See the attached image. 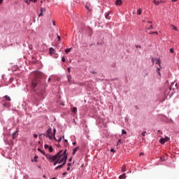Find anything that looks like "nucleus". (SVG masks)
Instances as JSON below:
<instances>
[{
  "label": "nucleus",
  "mask_w": 179,
  "mask_h": 179,
  "mask_svg": "<svg viewBox=\"0 0 179 179\" xmlns=\"http://www.w3.org/2000/svg\"><path fill=\"white\" fill-rule=\"evenodd\" d=\"M45 157L50 162V163H53V166H57V164H60L55 168V170H58V169H62L65 164H66V160L68 159V153H66V150L64 151L60 150L58 153L55 155L47 154Z\"/></svg>",
  "instance_id": "1"
},
{
  "label": "nucleus",
  "mask_w": 179,
  "mask_h": 179,
  "mask_svg": "<svg viewBox=\"0 0 179 179\" xmlns=\"http://www.w3.org/2000/svg\"><path fill=\"white\" fill-rule=\"evenodd\" d=\"M40 83V78H35L32 80L31 87V89H34V87H37V85Z\"/></svg>",
  "instance_id": "2"
},
{
  "label": "nucleus",
  "mask_w": 179,
  "mask_h": 179,
  "mask_svg": "<svg viewBox=\"0 0 179 179\" xmlns=\"http://www.w3.org/2000/svg\"><path fill=\"white\" fill-rule=\"evenodd\" d=\"M152 64H155H155L157 65H159V68H162V66L161 65V61H160V59H154V58H152Z\"/></svg>",
  "instance_id": "3"
},
{
  "label": "nucleus",
  "mask_w": 179,
  "mask_h": 179,
  "mask_svg": "<svg viewBox=\"0 0 179 179\" xmlns=\"http://www.w3.org/2000/svg\"><path fill=\"white\" fill-rule=\"evenodd\" d=\"M169 141H170V138L165 137L164 138H161L159 140V143H161L162 145H164V143H166V142H169Z\"/></svg>",
  "instance_id": "4"
},
{
  "label": "nucleus",
  "mask_w": 179,
  "mask_h": 179,
  "mask_svg": "<svg viewBox=\"0 0 179 179\" xmlns=\"http://www.w3.org/2000/svg\"><path fill=\"white\" fill-rule=\"evenodd\" d=\"M46 134L47 138H49V139H52V133L51 132V129H48Z\"/></svg>",
  "instance_id": "5"
},
{
  "label": "nucleus",
  "mask_w": 179,
  "mask_h": 179,
  "mask_svg": "<svg viewBox=\"0 0 179 179\" xmlns=\"http://www.w3.org/2000/svg\"><path fill=\"white\" fill-rule=\"evenodd\" d=\"M43 12H45V8H41V13H40V14L38 15V17H41V16L43 15Z\"/></svg>",
  "instance_id": "6"
},
{
  "label": "nucleus",
  "mask_w": 179,
  "mask_h": 179,
  "mask_svg": "<svg viewBox=\"0 0 179 179\" xmlns=\"http://www.w3.org/2000/svg\"><path fill=\"white\" fill-rule=\"evenodd\" d=\"M110 13L111 11H108L105 15L106 19H108V20H110V19H111V17H110Z\"/></svg>",
  "instance_id": "7"
},
{
  "label": "nucleus",
  "mask_w": 179,
  "mask_h": 179,
  "mask_svg": "<svg viewBox=\"0 0 179 179\" xmlns=\"http://www.w3.org/2000/svg\"><path fill=\"white\" fill-rule=\"evenodd\" d=\"M115 5H117V6H120V5H122V0H117L115 1Z\"/></svg>",
  "instance_id": "8"
},
{
  "label": "nucleus",
  "mask_w": 179,
  "mask_h": 179,
  "mask_svg": "<svg viewBox=\"0 0 179 179\" xmlns=\"http://www.w3.org/2000/svg\"><path fill=\"white\" fill-rule=\"evenodd\" d=\"M17 132H19L18 129H17V131H15L14 133H13V134H12V138L13 139H15L16 138V136H17L16 134H17Z\"/></svg>",
  "instance_id": "9"
},
{
  "label": "nucleus",
  "mask_w": 179,
  "mask_h": 179,
  "mask_svg": "<svg viewBox=\"0 0 179 179\" xmlns=\"http://www.w3.org/2000/svg\"><path fill=\"white\" fill-rule=\"evenodd\" d=\"M49 52H50V55L55 54V50H54V48H50L49 49Z\"/></svg>",
  "instance_id": "10"
},
{
  "label": "nucleus",
  "mask_w": 179,
  "mask_h": 179,
  "mask_svg": "<svg viewBox=\"0 0 179 179\" xmlns=\"http://www.w3.org/2000/svg\"><path fill=\"white\" fill-rule=\"evenodd\" d=\"M153 3H155L157 6H159L160 5V3H162V1L153 0Z\"/></svg>",
  "instance_id": "11"
},
{
  "label": "nucleus",
  "mask_w": 179,
  "mask_h": 179,
  "mask_svg": "<svg viewBox=\"0 0 179 179\" xmlns=\"http://www.w3.org/2000/svg\"><path fill=\"white\" fill-rule=\"evenodd\" d=\"M72 50V48H67L64 50V52H66V54H69V52H71V50Z\"/></svg>",
  "instance_id": "12"
},
{
  "label": "nucleus",
  "mask_w": 179,
  "mask_h": 179,
  "mask_svg": "<svg viewBox=\"0 0 179 179\" xmlns=\"http://www.w3.org/2000/svg\"><path fill=\"white\" fill-rule=\"evenodd\" d=\"M119 178L120 179H125V178H127V176H125V173H123L121 176H120Z\"/></svg>",
  "instance_id": "13"
},
{
  "label": "nucleus",
  "mask_w": 179,
  "mask_h": 179,
  "mask_svg": "<svg viewBox=\"0 0 179 179\" xmlns=\"http://www.w3.org/2000/svg\"><path fill=\"white\" fill-rule=\"evenodd\" d=\"M78 149H79V147H76L73 150V155H75L78 152Z\"/></svg>",
  "instance_id": "14"
},
{
  "label": "nucleus",
  "mask_w": 179,
  "mask_h": 179,
  "mask_svg": "<svg viewBox=\"0 0 179 179\" xmlns=\"http://www.w3.org/2000/svg\"><path fill=\"white\" fill-rule=\"evenodd\" d=\"M172 27L173 30H175V31H177L178 30V29L177 28V27L174 26L173 24L171 25Z\"/></svg>",
  "instance_id": "15"
},
{
  "label": "nucleus",
  "mask_w": 179,
  "mask_h": 179,
  "mask_svg": "<svg viewBox=\"0 0 179 179\" xmlns=\"http://www.w3.org/2000/svg\"><path fill=\"white\" fill-rule=\"evenodd\" d=\"M72 113H76V112L78 111V108L76 107H73L71 109Z\"/></svg>",
  "instance_id": "16"
},
{
  "label": "nucleus",
  "mask_w": 179,
  "mask_h": 179,
  "mask_svg": "<svg viewBox=\"0 0 179 179\" xmlns=\"http://www.w3.org/2000/svg\"><path fill=\"white\" fill-rule=\"evenodd\" d=\"M122 171H123V172L127 171V166H126L125 165H123V166H122Z\"/></svg>",
  "instance_id": "17"
},
{
  "label": "nucleus",
  "mask_w": 179,
  "mask_h": 179,
  "mask_svg": "<svg viewBox=\"0 0 179 179\" xmlns=\"http://www.w3.org/2000/svg\"><path fill=\"white\" fill-rule=\"evenodd\" d=\"M38 152H41V153L42 155H45V156L47 155V154H45V152L44 151L41 150V149H40V148H38Z\"/></svg>",
  "instance_id": "18"
},
{
  "label": "nucleus",
  "mask_w": 179,
  "mask_h": 179,
  "mask_svg": "<svg viewBox=\"0 0 179 179\" xmlns=\"http://www.w3.org/2000/svg\"><path fill=\"white\" fill-rule=\"evenodd\" d=\"M57 132V129H53V136L55 139V141H57V138H55V133Z\"/></svg>",
  "instance_id": "19"
},
{
  "label": "nucleus",
  "mask_w": 179,
  "mask_h": 179,
  "mask_svg": "<svg viewBox=\"0 0 179 179\" xmlns=\"http://www.w3.org/2000/svg\"><path fill=\"white\" fill-rule=\"evenodd\" d=\"M137 15H142V10L141 9H138L137 10Z\"/></svg>",
  "instance_id": "20"
},
{
  "label": "nucleus",
  "mask_w": 179,
  "mask_h": 179,
  "mask_svg": "<svg viewBox=\"0 0 179 179\" xmlns=\"http://www.w3.org/2000/svg\"><path fill=\"white\" fill-rule=\"evenodd\" d=\"M4 97L8 100V101H10V97H9L8 95H6Z\"/></svg>",
  "instance_id": "21"
},
{
  "label": "nucleus",
  "mask_w": 179,
  "mask_h": 179,
  "mask_svg": "<svg viewBox=\"0 0 179 179\" xmlns=\"http://www.w3.org/2000/svg\"><path fill=\"white\" fill-rule=\"evenodd\" d=\"M48 150H49L50 153H51V152H52V150H53L52 146H50L48 148Z\"/></svg>",
  "instance_id": "22"
},
{
  "label": "nucleus",
  "mask_w": 179,
  "mask_h": 179,
  "mask_svg": "<svg viewBox=\"0 0 179 179\" xmlns=\"http://www.w3.org/2000/svg\"><path fill=\"white\" fill-rule=\"evenodd\" d=\"M122 134L123 135H127V131H125L124 129H122Z\"/></svg>",
  "instance_id": "23"
},
{
  "label": "nucleus",
  "mask_w": 179,
  "mask_h": 179,
  "mask_svg": "<svg viewBox=\"0 0 179 179\" xmlns=\"http://www.w3.org/2000/svg\"><path fill=\"white\" fill-rule=\"evenodd\" d=\"M25 2L27 3V5H30V2H31V1L26 0Z\"/></svg>",
  "instance_id": "24"
},
{
  "label": "nucleus",
  "mask_w": 179,
  "mask_h": 179,
  "mask_svg": "<svg viewBox=\"0 0 179 179\" xmlns=\"http://www.w3.org/2000/svg\"><path fill=\"white\" fill-rule=\"evenodd\" d=\"M169 51L171 54H173L174 52V48H171Z\"/></svg>",
  "instance_id": "25"
},
{
  "label": "nucleus",
  "mask_w": 179,
  "mask_h": 179,
  "mask_svg": "<svg viewBox=\"0 0 179 179\" xmlns=\"http://www.w3.org/2000/svg\"><path fill=\"white\" fill-rule=\"evenodd\" d=\"M49 147H50V146H49L48 145H47V144H45V145H44L45 149H48Z\"/></svg>",
  "instance_id": "26"
},
{
  "label": "nucleus",
  "mask_w": 179,
  "mask_h": 179,
  "mask_svg": "<svg viewBox=\"0 0 179 179\" xmlns=\"http://www.w3.org/2000/svg\"><path fill=\"white\" fill-rule=\"evenodd\" d=\"M110 152H112V153H115V150H114V148H111Z\"/></svg>",
  "instance_id": "27"
},
{
  "label": "nucleus",
  "mask_w": 179,
  "mask_h": 179,
  "mask_svg": "<svg viewBox=\"0 0 179 179\" xmlns=\"http://www.w3.org/2000/svg\"><path fill=\"white\" fill-rule=\"evenodd\" d=\"M150 34H158V33H157V31H154V32L150 33Z\"/></svg>",
  "instance_id": "28"
},
{
  "label": "nucleus",
  "mask_w": 179,
  "mask_h": 179,
  "mask_svg": "<svg viewBox=\"0 0 179 179\" xmlns=\"http://www.w3.org/2000/svg\"><path fill=\"white\" fill-rule=\"evenodd\" d=\"M57 37L59 41H61V36L59 35H57Z\"/></svg>",
  "instance_id": "29"
},
{
  "label": "nucleus",
  "mask_w": 179,
  "mask_h": 179,
  "mask_svg": "<svg viewBox=\"0 0 179 179\" xmlns=\"http://www.w3.org/2000/svg\"><path fill=\"white\" fill-rule=\"evenodd\" d=\"M62 62H65V57H63L62 58Z\"/></svg>",
  "instance_id": "30"
},
{
  "label": "nucleus",
  "mask_w": 179,
  "mask_h": 179,
  "mask_svg": "<svg viewBox=\"0 0 179 179\" xmlns=\"http://www.w3.org/2000/svg\"><path fill=\"white\" fill-rule=\"evenodd\" d=\"M61 141H62V137H60V138L57 140L58 142H61Z\"/></svg>",
  "instance_id": "31"
},
{
  "label": "nucleus",
  "mask_w": 179,
  "mask_h": 179,
  "mask_svg": "<svg viewBox=\"0 0 179 179\" xmlns=\"http://www.w3.org/2000/svg\"><path fill=\"white\" fill-rule=\"evenodd\" d=\"M145 134H146V131H143V132L141 134L142 136H145Z\"/></svg>",
  "instance_id": "32"
},
{
  "label": "nucleus",
  "mask_w": 179,
  "mask_h": 179,
  "mask_svg": "<svg viewBox=\"0 0 179 179\" xmlns=\"http://www.w3.org/2000/svg\"><path fill=\"white\" fill-rule=\"evenodd\" d=\"M91 73H93V74L94 75V74H96V73H96V71H91Z\"/></svg>",
  "instance_id": "33"
},
{
  "label": "nucleus",
  "mask_w": 179,
  "mask_h": 179,
  "mask_svg": "<svg viewBox=\"0 0 179 179\" xmlns=\"http://www.w3.org/2000/svg\"><path fill=\"white\" fill-rule=\"evenodd\" d=\"M67 71H68L69 73L71 72V69H70V67H68Z\"/></svg>",
  "instance_id": "34"
},
{
  "label": "nucleus",
  "mask_w": 179,
  "mask_h": 179,
  "mask_svg": "<svg viewBox=\"0 0 179 179\" xmlns=\"http://www.w3.org/2000/svg\"><path fill=\"white\" fill-rule=\"evenodd\" d=\"M38 135L37 134H34V138H38Z\"/></svg>",
  "instance_id": "35"
},
{
  "label": "nucleus",
  "mask_w": 179,
  "mask_h": 179,
  "mask_svg": "<svg viewBox=\"0 0 179 179\" xmlns=\"http://www.w3.org/2000/svg\"><path fill=\"white\" fill-rule=\"evenodd\" d=\"M30 1L31 2H34V3L37 2V0H30Z\"/></svg>",
  "instance_id": "36"
},
{
  "label": "nucleus",
  "mask_w": 179,
  "mask_h": 179,
  "mask_svg": "<svg viewBox=\"0 0 179 179\" xmlns=\"http://www.w3.org/2000/svg\"><path fill=\"white\" fill-rule=\"evenodd\" d=\"M52 24H53V26H55L56 25V24H55V21H52Z\"/></svg>",
  "instance_id": "37"
},
{
  "label": "nucleus",
  "mask_w": 179,
  "mask_h": 179,
  "mask_svg": "<svg viewBox=\"0 0 179 179\" xmlns=\"http://www.w3.org/2000/svg\"><path fill=\"white\" fill-rule=\"evenodd\" d=\"M157 73H158L159 76H162V73H160V71H157Z\"/></svg>",
  "instance_id": "38"
},
{
  "label": "nucleus",
  "mask_w": 179,
  "mask_h": 179,
  "mask_svg": "<svg viewBox=\"0 0 179 179\" xmlns=\"http://www.w3.org/2000/svg\"><path fill=\"white\" fill-rule=\"evenodd\" d=\"M157 72H160V68H157Z\"/></svg>",
  "instance_id": "39"
},
{
  "label": "nucleus",
  "mask_w": 179,
  "mask_h": 179,
  "mask_svg": "<svg viewBox=\"0 0 179 179\" xmlns=\"http://www.w3.org/2000/svg\"><path fill=\"white\" fill-rule=\"evenodd\" d=\"M160 160L161 162H164V159H163V157H161Z\"/></svg>",
  "instance_id": "40"
},
{
  "label": "nucleus",
  "mask_w": 179,
  "mask_h": 179,
  "mask_svg": "<svg viewBox=\"0 0 179 179\" xmlns=\"http://www.w3.org/2000/svg\"><path fill=\"white\" fill-rule=\"evenodd\" d=\"M69 170H71V167L68 166L67 167V171H69Z\"/></svg>",
  "instance_id": "41"
},
{
  "label": "nucleus",
  "mask_w": 179,
  "mask_h": 179,
  "mask_svg": "<svg viewBox=\"0 0 179 179\" xmlns=\"http://www.w3.org/2000/svg\"><path fill=\"white\" fill-rule=\"evenodd\" d=\"M178 0H171V2H177Z\"/></svg>",
  "instance_id": "42"
},
{
  "label": "nucleus",
  "mask_w": 179,
  "mask_h": 179,
  "mask_svg": "<svg viewBox=\"0 0 179 179\" xmlns=\"http://www.w3.org/2000/svg\"><path fill=\"white\" fill-rule=\"evenodd\" d=\"M70 166H72V164L69 163V164H68V166L69 167Z\"/></svg>",
  "instance_id": "43"
},
{
  "label": "nucleus",
  "mask_w": 179,
  "mask_h": 179,
  "mask_svg": "<svg viewBox=\"0 0 179 179\" xmlns=\"http://www.w3.org/2000/svg\"><path fill=\"white\" fill-rule=\"evenodd\" d=\"M121 141H122L121 139L118 140V141H117L118 143H121Z\"/></svg>",
  "instance_id": "44"
},
{
  "label": "nucleus",
  "mask_w": 179,
  "mask_h": 179,
  "mask_svg": "<svg viewBox=\"0 0 179 179\" xmlns=\"http://www.w3.org/2000/svg\"><path fill=\"white\" fill-rule=\"evenodd\" d=\"M63 176H66V172H64Z\"/></svg>",
  "instance_id": "45"
},
{
  "label": "nucleus",
  "mask_w": 179,
  "mask_h": 179,
  "mask_svg": "<svg viewBox=\"0 0 179 179\" xmlns=\"http://www.w3.org/2000/svg\"><path fill=\"white\" fill-rule=\"evenodd\" d=\"M69 162H72V158H70V159H69Z\"/></svg>",
  "instance_id": "46"
},
{
  "label": "nucleus",
  "mask_w": 179,
  "mask_h": 179,
  "mask_svg": "<svg viewBox=\"0 0 179 179\" xmlns=\"http://www.w3.org/2000/svg\"><path fill=\"white\" fill-rule=\"evenodd\" d=\"M3 2V0H0V3H2Z\"/></svg>",
  "instance_id": "47"
},
{
  "label": "nucleus",
  "mask_w": 179,
  "mask_h": 179,
  "mask_svg": "<svg viewBox=\"0 0 179 179\" xmlns=\"http://www.w3.org/2000/svg\"><path fill=\"white\" fill-rule=\"evenodd\" d=\"M150 29H153V26L152 25H150Z\"/></svg>",
  "instance_id": "48"
},
{
  "label": "nucleus",
  "mask_w": 179,
  "mask_h": 179,
  "mask_svg": "<svg viewBox=\"0 0 179 179\" xmlns=\"http://www.w3.org/2000/svg\"><path fill=\"white\" fill-rule=\"evenodd\" d=\"M143 155V152L140 153V156H142Z\"/></svg>",
  "instance_id": "49"
},
{
  "label": "nucleus",
  "mask_w": 179,
  "mask_h": 179,
  "mask_svg": "<svg viewBox=\"0 0 179 179\" xmlns=\"http://www.w3.org/2000/svg\"><path fill=\"white\" fill-rule=\"evenodd\" d=\"M73 145H76V143H75V142H74V143H73Z\"/></svg>",
  "instance_id": "50"
},
{
  "label": "nucleus",
  "mask_w": 179,
  "mask_h": 179,
  "mask_svg": "<svg viewBox=\"0 0 179 179\" xmlns=\"http://www.w3.org/2000/svg\"><path fill=\"white\" fill-rule=\"evenodd\" d=\"M50 80H51V78H49V79H48V82H50Z\"/></svg>",
  "instance_id": "51"
},
{
  "label": "nucleus",
  "mask_w": 179,
  "mask_h": 179,
  "mask_svg": "<svg viewBox=\"0 0 179 179\" xmlns=\"http://www.w3.org/2000/svg\"><path fill=\"white\" fill-rule=\"evenodd\" d=\"M34 159H37V156H35Z\"/></svg>",
  "instance_id": "52"
},
{
  "label": "nucleus",
  "mask_w": 179,
  "mask_h": 179,
  "mask_svg": "<svg viewBox=\"0 0 179 179\" xmlns=\"http://www.w3.org/2000/svg\"><path fill=\"white\" fill-rule=\"evenodd\" d=\"M65 142H68V140H64Z\"/></svg>",
  "instance_id": "53"
},
{
  "label": "nucleus",
  "mask_w": 179,
  "mask_h": 179,
  "mask_svg": "<svg viewBox=\"0 0 179 179\" xmlns=\"http://www.w3.org/2000/svg\"><path fill=\"white\" fill-rule=\"evenodd\" d=\"M148 23H152V22H151V21H149Z\"/></svg>",
  "instance_id": "54"
},
{
  "label": "nucleus",
  "mask_w": 179,
  "mask_h": 179,
  "mask_svg": "<svg viewBox=\"0 0 179 179\" xmlns=\"http://www.w3.org/2000/svg\"><path fill=\"white\" fill-rule=\"evenodd\" d=\"M86 8H87V9H89V8H87V6H86Z\"/></svg>",
  "instance_id": "55"
},
{
  "label": "nucleus",
  "mask_w": 179,
  "mask_h": 179,
  "mask_svg": "<svg viewBox=\"0 0 179 179\" xmlns=\"http://www.w3.org/2000/svg\"><path fill=\"white\" fill-rule=\"evenodd\" d=\"M52 179H57V178H52Z\"/></svg>",
  "instance_id": "56"
},
{
  "label": "nucleus",
  "mask_w": 179,
  "mask_h": 179,
  "mask_svg": "<svg viewBox=\"0 0 179 179\" xmlns=\"http://www.w3.org/2000/svg\"><path fill=\"white\" fill-rule=\"evenodd\" d=\"M64 138H65V136H63V139H64Z\"/></svg>",
  "instance_id": "57"
}]
</instances>
